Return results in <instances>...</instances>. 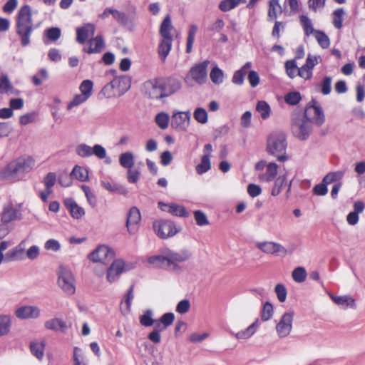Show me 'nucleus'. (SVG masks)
Wrapping results in <instances>:
<instances>
[{"label": "nucleus", "mask_w": 365, "mask_h": 365, "mask_svg": "<svg viewBox=\"0 0 365 365\" xmlns=\"http://www.w3.org/2000/svg\"><path fill=\"white\" fill-rule=\"evenodd\" d=\"M191 256V252L187 250L175 251L169 248H164L161 250L159 255L150 257L148 262L156 267L172 272H178L181 270L179 263L187 261Z\"/></svg>", "instance_id": "1"}, {"label": "nucleus", "mask_w": 365, "mask_h": 365, "mask_svg": "<svg viewBox=\"0 0 365 365\" xmlns=\"http://www.w3.org/2000/svg\"><path fill=\"white\" fill-rule=\"evenodd\" d=\"M33 30L31 8L29 5L26 4L20 8L16 21V34L20 37L21 44L23 46L29 44Z\"/></svg>", "instance_id": "2"}, {"label": "nucleus", "mask_w": 365, "mask_h": 365, "mask_svg": "<svg viewBox=\"0 0 365 365\" xmlns=\"http://www.w3.org/2000/svg\"><path fill=\"white\" fill-rule=\"evenodd\" d=\"M287 143L286 135L282 131L272 132L267 139V152L277 158L278 161L284 162L288 160L286 153Z\"/></svg>", "instance_id": "3"}, {"label": "nucleus", "mask_w": 365, "mask_h": 365, "mask_svg": "<svg viewBox=\"0 0 365 365\" xmlns=\"http://www.w3.org/2000/svg\"><path fill=\"white\" fill-rule=\"evenodd\" d=\"M9 243L7 241H2L0 243V264L2 262H9L13 261H21L26 258V241H21L17 246L9 250L5 256L4 252L9 247Z\"/></svg>", "instance_id": "4"}, {"label": "nucleus", "mask_w": 365, "mask_h": 365, "mask_svg": "<svg viewBox=\"0 0 365 365\" xmlns=\"http://www.w3.org/2000/svg\"><path fill=\"white\" fill-rule=\"evenodd\" d=\"M58 285L67 295H73L75 293L76 280L71 270L64 267H59Z\"/></svg>", "instance_id": "5"}, {"label": "nucleus", "mask_w": 365, "mask_h": 365, "mask_svg": "<svg viewBox=\"0 0 365 365\" xmlns=\"http://www.w3.org/2000/svg\"><path fill=\"white\" fill-rule=\"evenodd\" d=\"M291 128L292 134L300 140L308 139L312 132V124L302 115L293 118Z\"/></svg>", "instance_id": "6"}, {"label": "nucleus", "mask_w": 365, "mask_h": 365, "mask_svg": "<svg viewBox=\"0 0 365 365\" xmlns=\"http://www.w3.org/2000/svg\"><path fill=\"white\" fill-rule=\"evenodd\" d=\"M302 118L309 120L318 126H321L325 120V116L322 108L317 105L316 101H312V104L307 106Z\"/></svg>", "instance_id": "7"}, {"label": "nucleus", "mask_w": 365, "mask_h": 365, "mask_svg": "<svg viewBox=\"0 0 365 365\" xmlns=\"http://www.w3.org/2000/svg\"><path fill=\"white\" fill-rule=\"evenodd\" d=\"M153 229L155 234L162 239L171 237L179 232L175 225L170 220H161L154 222Z\"/></svg>", "instance_id": "8"}, {"label": "nucleus", "mask_w": 365, "mask_h": 365, "mask_svg": "<svg viewBox=\"0 0 365 365\" xmlns=\"http://www.w3.org/2000/svg\"><path fill=\"white\" fill-rule=\"evenodd\" d=\"M131 269L130 266L125 264L121 259L114 260L107 269L106 278L109 283H113L118 280L120 274Z\"/></svg>", "instance_id": "9"}, {"label": "nucleus", "mask_w": 365, "mask_h": 365, "mask_svg": "<svg viewBox=\"0 0 365 365\" xmlns=\"http://www.w3.org/2000/svg\"><path fill=\"white\" fill-rule=\"evenodd\" d=\"M76 154L81 158H88L93 155L99 159H103L106 156V149L101 145L96 144L91 147L85 143L79 144L76 148Z\"/></svg>", "instance_id": "10"}, {"label": "nucleus", "mask_w": 365, "mask_h": 365, "mask_svg": "<svg viewBox=\"0 0 365 365\" xmlns=\"http://www.w3.org/2000/svg\"><path fill=\"white\" fill-rule=\"evenodd\" d=\"M114 256L115 252L110 247L101 245L88 255V258L93 262L105 263L107 260L113 259Z\"/></svg>", "instance_id": "11"}, {"label": "nucleus", "mask_w": 365, "mask_h": 365, "mask_svg": "<svg viewBox=\"0 0 365 365\" xmlns=\"http://www.w3.org/2000/svg\"><path fill=\"white\" fill-rule=\"evenodd\" d=\"M208 60L194 65L190 69L188 76L198 84H203L207 80Z\"/></svg>", "instance_id": "12"}, {"label": "nucleus", "mask_w": 365, "mask_h": 365, "mask_svg": "<svg viewBox=\"0 0 365 365\" xmlns=\"http://www.w3.org/2000/svg\"><path fill=\"white\" fill-rule=\"evenodd\" d=\"M294 312L284 313L276 325V331L279 338L287 336L292 329Z\"/></svg>", "instance_id": "13"}, {"label": "nucleus", "mask_w": 365, "mask_h": 365, "mask_svg": "<svg viewBox=\"0 0 365 365\" xmlns=\"http://www.w3.org/2000/svg\"><path fill=\"white\" fill-rule=\"evenodd\" d=\"M256 247L267 255L277 256L287 254V250L283 245L273 241L259 242L256 244Z\"/></svg>", "instance_id": "14"}, {"label": "nucleus", "mask_w": 365, "mask_h": 365, "mask_svg": "<svg viewBox=\"0 0 365 365\" xmlns=\"http://www.w3.org/2000/svg\"><path fill=\"white\" fill-rule=\"evenodd\" d=\"M190 111L175 113L172 116L171 126L175 130L185 131L190 125Z\"/></svg>", "instance_id": "15"}, {"label": "nucleus", "mask_w": 365, "mask_h": 365, "mask_svg": "<svg viewBox=\"0 0 365 365\" xmlns=\"http://www.w3.org/2000/svg\"><path fill=\"white\" fill-rule=\"evenodd\" d=\"M0 179L10 182L23 180L14 160L0 170Z\"/></svg>", "instance_id": "16"}, {"label": "nucleus", "mask_w": 365, "mask_h": 365, "mask_svg": "<svg viewBox=\"0 0 365 365\" xmlns=\"http://www.w3.org/2000/svg\"><path fill=\"white\" fill-rule=\"evenodd\" d=\"M21 206H14L9 203L4 206L1 212V221L4 224L9 223L14 220H18L21 218Z\"/></svg>", "instance_id": "17"}, {"label": "nucleus", "mask_w": 365, "mask_h": 365, "mask_svg": "<svg viewBox=\"0 0 365 365\" xmlns=\"http://www.w3.org/2000/svg\"><path fill=\"white\" fill-rule=\"evenodd\" d=\"M164 98L168 97L181 88L180 80L175 78H159Z\"/></svg>", "instance_id": "18"}, {"label": "nucleus", "mask_w": 365, "mask_h": 365, "mask_svg": "<svg viewBox=\"0 0 365 365\" xmlns=\"http://www.w3.org/2000/svg\"><path fill=\"white\" fill-rule=\"evenodd\" d=\"M140 220V210L136 207H131L128 214L126 221V227L130 234L134 235L137 232Z\"/></svg>", "instance_id": "19"}, {"label": "nucleus", "mask_w": 365, "mask_h": 365, "mask_svg": "<svg viewBox=\"0 0 365 365\" xmlns=\"http://www.w3.org/2000/svg\"><path fill=\"white\" fill-rule=\"evenodd\" d=\"M22 179L31 172L35 166V160L30 156H21L14 160Z\"/></svg>", "instance_id": "20"}, {"label": "nucleus", "mask_w": 365, "mask_h": 365, "mask_svg": "<svg viewBox=\"0 0 365 365\" xmlns=\"http://www.w3.org/2000/svg\"><path fill=\"white\" fill-rule=\"evenodd\" d=\"M145 93L153 99L164 98L159 78L152 79L145 83Z\"/></svg>", "instance_id": "21"}, {"label": "nucleus", "mask_w": 365, "mask_h": 365, "mask_svg": "<svg viewBox=\"0 0 365 365\" xmlns=\"http://www.w3.org/2000/svg\"><path fill=\"white\" fill-rule=\"evenodd\" d=\"M41 310L36 306L26 305L17 308L15 315L21 319H36L40 317Z\"/></svg>", "instance_id": "22"}, {"label": "nucleus", "mask_w": 365, "mask_h": 365, "mask_svg": "<svg viewBox=\"0 0 365 365\" xmlns=\"http://www.w3.org/2000/svg\"><path fill=\"white\" fill-rule=\"evenodd\" d=\"M158 207L161 210L168 212L177 217H186L188 216L187 211L182 205L175 203L166 204L163 202H159Z\"/></svg>", "instance_id": "23"}, {"label": "nucleus", "mask_w": 365, "mask_h": 365, "mask_svg": "<svg viewBox=\"0 0 365 365\" xmlns=\"http://www.w3.org/2000/svg\"><path fill=\"white\" fill-rule=\"evenodd\" d=\"M95 34V26L91 24H87L76 29V41L83 44L86 41L92 37Z\"/></svg>", "instance_id": "24"}, {"label": "nucleus", "mask_w": 365, "mask_h": 365, "mask_svg": "<svg viewBox=\"0 0 365 365\" xmlns=\"http://www.w3.org/2000/svg\"><path fill=\"white\" fill-rule=\"evenodd\" d=\"M64 205L74 219H81L85 215V210L73 198L64 200Z\"/></svg>", "instance_id": "25"}, {"label": "nucleus", "mask_w": 365, "mask_h": 365, "mask_svg": "<svg viewBox=\"0 0 365 365\" xmlns=\"http://www.w3.org/2000/svg\"><path fill=\"white\" fill-rule=\"evenodd\" d=\"M329 297L335 304L341 307L343 309H346L349 307L351 309H356V306L355 300L349 295L335 296L330 294Z\"/></svg>", "instance_id": "26"}, {"label": "nucleus", "mask_w": 365, "mask_h": 365, "mask_svg": "<svg viewBox=\"0 0 365 365\" xmlns=\"http://www.w3.org/2000/svg\"><path fill=\"white\" fill-rule=\"evenodd\" d=\"M88 43L89 47L83 48V51L88 53H100L105 46V42L101 35H98L95 38H91Z\"/></svg>", "instance_id": "27"}, {"label": "nucleus", "mask_w": 365, "mask_h": 365, "mask_svg": "<svg viewBox=\"0 0 365 365\" xmlns=\"http://www.w3.org/2000/svg\"><path fill=\"white\" fill-rule=\"evenodd\" d=\"M120 91L117 86L116 81L113 79L103 86L101 91V94H102L105 98H111L120 96L121 94H120Z\"/></svg>", "instance_id": "28"}, {"label": "nucleus", "mask_w": 365, "mask_h": 365, "mask_svg": "<svg viewBox=\"0 0 365 365\" xmlns=\"http://www.w3.org/2000/svg\"><path fill=\"white\" fill-rule=\"evenodd\" d=\"M173 43V38H162L158 46V54L162 61H165L168 56Z\"/></svg>", "instance_id": "29"}, {"label": "nucleus", "mask_w": 365, "mask_h": 365, "mask_svg": "<svg viewBox=\"0 0 365 365\" xmlns=\"http://www.w3.org/2000/svg\"><path fill=\"white\" fill-rule=\"evenodd\" d=\"M278 165L274 163H269L267 165L264 173L259 175V180L264 182H271L274 179L277 173Z\"/></svg>", "instance_id": "30"}, {"label": "nucleus", "mask_w": 365, "mask_h": 365, "mask_svg": "<svg viewBox=\"0 0 365 365\" xmlns=\"http://www.w3.org/2000/svg\"><path fill=\"white\" fill-rule=\"evenodd\" d=\"M259 327V320H255L250 326L246 329L240 331L235 334V336L238 339H246L252 336L257 331Z\"/></svg>", "instance_id": "31"}, {"label": "nucleus", "mask_w": 365, "mask_h": 365, "mask_svg": "<svg viewBox=\"0 0 365 365\" xmlns=\"http://www.w3.org/2000/svg\"><path fill=\"white\" fill-rule=\"evenodd\" d=\"M173 29L171 19L169 15H167L161 23L160 27V34L162 38H173L171 31Z\"/></svg>", "instance_id": "32"}, {"label": "nucleus", "mask_w": 365, "mask_h": 365, "mask_svg": "<svg viewBox=\"0 0 365 365\" xmlns=\"http://www.w3.org/2000/svg\"><path fill=\"white\" fill-rule=\"evenodd\" d=\"M44 326L47 329L53 331L60 330L61 331H64L67 328L66 324L58 318H54L46 321Z\"/></svg>", "instance_id": "33"}, {"label": "nucleus", "mask_w": 365, "mask_h": 365, "mask_svg": "<svg viewBox=\"0 0 365 365\" xmlns=\"http://www.w3.org/2000/svg\"><path fill=\"white\" fill-rule=\"evenodd\" d=\"M175 319V315L172 312H168L162 315L160 319L156 322L157 328L160 330H165L168 327L170 326Z\"/></svg>", "instance_id": "34"}, {"label": "nucleus", "mask_w": 365, "mask_h": 365, "mask_svg": "<svg viewBox=\"0 0 365 365\" xmlns=\"http://www.w3.org/2000/svg\"><path fill=\"white\" fill-rule=\"evenodd\" d=\"M101 185L103 187L110 192H117L119 194L127 195L128 190L116 183H113L108 181L101 180Z\"/></svg>", "instance_id": "35"}, {"label": "nucleus", "mask_w": 365, "mask_h": 365, "mask_svg": "<svg viewBox=\"0 0 365 365\" xmlns=\"http://www.w3.org/2000/svg\"><path fill=\"white\" fill-rule=\"evenodd\" d=\"M71 178H74L79 181L86 182L88 180V171L86 168L76 165L70 174Z\"/></svg>", "instance_id": "36"}, {"label": "nucleus", "mask_w": 365, "mask_h": 365, "mask_svg": "<svg viewBox=\"0 0 365 365\" xmlns=\"http://www.w3.org/2000/svg\"><path fill=\"white\" fill-rule=\"evenodd\" d=\"M120 165L128 169H130L135 163V157L133 153L125 152L120 154L119 157Z\"/></svg>", "instance_id": "37"}, {"label": "nucleus", "mask_w": 365, "mask_h": 365, "mask_svg": "<svg viewBox=\"0 0 365 365\" xmlns=\"http://www.w3.org/2000/svg\"><path fill=\"white\" fill-rule=\"evenodd\" d=\"M279 13H282V7L279 1L270 0L269 3L268 18L270 20H275Z\"/></svg>", "instance_id": "38"}, {"label": "nucleus", "mask_w": 365, "mask_h": 365, "mask_svg": "<svg viewBox=\"0 0 365 365\" xmlns=\"http://www.w3.org/2000/svg\"><path fill=\"white\" fill-rule=\"evenodd\" d=\"M299 19L304 31V34L307 36H309L311 34L314 36L315 32H317L318 30H316L313 28L312 21L308 18V16L305 15L300 16Z\"/></svg>", "instance_id": "39"}, {"label": "nucleus", "mask_w": 365, "mask_h": 365, "mask_svg": "<svg viewBox=\"0 0 365 365\" xmlns=\"http://www.w3.org/2000/svg\"><path fill=\"white\" fill-rule=\"evenodd\" d=\"M14 93V88L6 75L0 76V94Z\"/></svg>", "instance_id": "40"}, {"label": "nucleus", "mask_w": 365, "mask_h": 365, "mask_svg": "<svg viewBox=\"0 0 365 365\" xmlns=\"http://www.w3.org/2000/svg\"><path fill=\"white\" fill-rule=\"evenodd\" d=\"M284 67L286 73L290 78H294L299 76V68L295 59L287 61L284 63Z\"/></svg>", "instance_id": "41"}, {"label": "nucleus", "mask_w": 365, "mask_h": 365, "mask_svg": "<svg viewBox=\"0 0 365 365\" xmlns=\"http://www.w3.org/2000/svg\"><path fill=\"white\" fill-rule=\"evenodd\" d=\"M210 77L214 84L220 85L223 83L224 73L217 66H215L211 70Z\"/></svg>", "instance_id": "42"}, {"label": "nucleus", "mask_w": 365, "mask_h": 365, "mask_svg": "<svg viewBox=\"0 0 365 365\" xmlns=\"http://www.w3.org/2000/svg\"><path fill=\"white\" fill-rule=\"evenodd\" d=\"M286 174L279 176L274 181L271 194L272 196H277L282 191L284 185L287 184Z\"/></svg>", "instance_id": "43"}, {"label": "nucleus", "mask_w": 365, "mask_h": 365, "mask_svg": "<svg viewBox=\"0 0 365 365\" xmlns=\"http://www.w3.org/2000/svg\"><path fill=\"white\" fill-rule=\"evenodd\" d=\"M256 110L264 120L269 118L271 108L269 104L264 101H260L257 103Z\"/></svg>", "instance_id": "44"}, {"label": "nucleus", "mask_w": 365, "mask_h": 365, "mask_svg": "<svg viewBox=\"0 0 365 365\" xmlns=\"http://www.w3.org/2000/svg\"><path fill=\"white\" fill-rule=\"evenodd\" d=\"M246 0H223L219 4V9L222 11H230L235 7H237L238 5L240 4V3H245Z\"/></svg>", "instance_id": "45"}, {"label": "nucleus", "mask_w": 365, "mask_h": 365, "mask_svg": "<svg viewBox=\"0 0 365 365\" xmlns=\"http://www.w3.org/2000/svg\"><path fill=\"white\" fill-rule=\"evenodd\" d=\"M197 31V26L195 24L190 25L189 27V30L187 32V45H186V52L190 53L192 51V45L195 41V34Z\"/></svg>", "instance_id": "46"}, {"label": "nucleus", "mask_w": 365, "mask_h": 365, "mask_svg": "<svg viewBox=\"0 0 365 365\" xmlns=\"http://www.w3.org/2000/svg\"><path fill=\"white\" fill-rule=\"evenodd\" d=\"M195 120L200 124H206L208 121V114L206 110L202 107H197L193 112Z\"/></svg>", "instance_id": "47"}, {"label": "nucleus", "mask_w": 365, "mask_h": 365, "mask_svg": "<svg viewBox=\"0 0 365 365\" xmlns=\"http://www.w3.org/2000/svg\"><path fill=\"white\" fill-rule=\"evenodd\" d=\"M44 342L33 341L30 344L31 353L38 359H42L43 357Z\"/></svg>", "instance_id": "48"}, {"label": "nucleus", "mask_w": 365, "mask_h": 365, "mask_svg": "<svg viewBox=\"0 0 365 365\" xmlns=\"http://www.w3.org/2000/svg\"><path fill=\"white\" fill-rule=\"evenodd\" d=\"M11 317L9 315H0V336L7 334L11 328Z\"/></svg>", "instance_id": "49"}, {"label": "nucleus", "mask_w": 365, "mask_h": 365, "mask_svg": "<svg viewBox=\"0 0 365 365\" xmlns=\"http://www.w3.org/2000/svg\"><path fill=\"white\" fill-rule=\"evenodd\" d=\"M211 168L210 158L207 155H202L200 163L196 168V172L199 175H202L207 172Z\"/></svg>", "instance_id": "50"}, {"label": "nucleus", "mask_w": 365, "mask_h": 365, "mask_svg": "<svg viewBox=\"0 0 365 365\" xmlns=\"http://www.w3.org/2000/svg\"><path fill=\"white\" fill-rule=\"evenodd\" d=\"M344 14L345 11L342 8L334 11L333 24L336 29H340L342 27Z\"/></svg>", "instance_id": "51"}, {"label": "nucleus", "mask_w": 365, "mask_h": 365, "mask_svg": "<svg viewBox=\"0 0 365 365\" xmlns=\"http://www.w3.org/2000/svg\"><path fill=\"white\" fill-rule=\"evenodd\" d=\"M314 36L322 48H327L330 46V39L324 31L318 30Z\"/></svg>", "instance_id": "52"}, {"label": "nucleus", "mask_w": 365, "mask_h": 365, "mask_svg": "<svg viewBox=\"0 0 365 365\" xmlns=\"http://www.w3.org/2000/svg\"><path fill=\"white\" fill-rule=\"evenodd\" d=\"M93 83L91 80H84L79 86V90L82 94L90 98L93 93Z\"/></svg>", "instance_id": "53"}, {"label": "nucleus", "mask_w": 365, "mask_h": 365, "mask_svg": "<svg viewBox=\"0 0 365 365\" xmlns=\"http://www.w3.org/2000/svg\"><path fill=\"white\" fill-rule=\"evenodd\" d=\"M114 80L116 81V84L120 91V94H121V96L130 88V83L128 78L125 76H120L115 78Z\"/></svg>", "instance_id": "54"}, {"label": "nucleus", "mask_w": 365, "mask_h": 365, "mask_svg": "<svg viewBox=\"0 0 365 365\" xmlns=\"http://www.w3.org/2000/svg\"><path fill=\"white\" fill-rule=\"evenodd\" d=\"M344 175V171H336L329 173L324 177L322 181L327 185L329 184H331V182L340 180L343 178Z\"/></svg>", "instance_id": "55"}, {"label": "nucleus", "mask_w": 365, "mask_h": 365, "mask_svg": "<svg viewBox=\"0 0 365 365\" xmlns=\"http://www.w3.org/2000/svg\"><path fill=\"white\" fill-rule=\"evenodd\" d=\"M292 276L296 282L302 283L305 281L307 277L306 269L302 267H298L293 270Z\"/></svg>", "instance_id": "56"}, {"label": "nucleus", "mask_w": 365, "mask_h": 365, "mask_svg": "<svg viewBox=\"0 0 365 365\" xmlns=\"http://www.w3.org/2000/svg\"><path fill=\"white\" fill-rule=\"evenodd\" d=\"M155 321L153 319V312L150 309L146 310L140 317V323L144 327H151Z\"/></svg>", "instance_id": "57"}, {"label": "nucleus", "mask_w": 365, "mask_h": 365, "mask_svg": "<svg viewBox=\"0 0 365 365\" xmlns=\"http://www.w3.org/2000/svg\"><path fill=\"white\" fill-rule=\"evenodd\" d=\"M169 119V115L165 113H160L155 116V122L161 129L168 128Z\"/></svg>", "instance_id": "58"}, {"label": "nucleus", "mask_w": 365, "mask_h": 365, "mask_svg": "<svg viewBox=\"0 0 365 365\" xmlns=\"http://www.w3.org/2000/svg\"><path fill=\"white\" fill-rule=\"evenodd\" d=\"M274 292L278 300L280 302H284L286 301L287 291L284 284H277L274 287Z\"/></svg>", "instance_id": "59"}, {"label": "nucleus", "mask_w": 365, "mask_h": 365, "mask_svg": "<svg viewBox=\"0 0 365 365\" xmlns=\"http://www.w3.org/2000/svg\"><path fill=\"white\" fill-rule=\"evenodd\" d=\"M273 314V306L269 302H266L263 305L262 310L261 318L264 322L268 321L271 319Z\"/></svg>", "instance_id": "60"}, {"label": "nucleus", "mask_w": 365, "mask_h": 365, "mask_svg": "<svg viewBox=\"0 0 365 365\" xmlns=\"http://www.w3.org/2000/svg\"><path fill=\"white\" fill-rule=\"evenodd\" d=\"M301 98L299 92H290L284 96V101L289 105H297L301 101Z\"/></svg>", "instance_id": "61"}, {"label": "nucleus", "mask_w": 365, "mask_h": 365, "mask_svg": "<svg viewBox=\"0 0 365 365\" xmlns=\"http://www.w3.org/2000/svg\"><path fill=\"white\" fill-rule=\"evenodd\" d=\"M88 99V98H87L81 93L80 94H77L73 97V100L68 104L67 108L70 110L73 107L78 106L82 104L83 103L86 102Z\"/></svg>", "instance_id": "62"}, {"label": "nucleus", "mask_w": 365, "mask_h": 365, "mask_svg": "<svg viewBox=\"0 0 365 365\" xmlns=\"http://www.w3.org/2000/svg\"><path fill=\"white\" fill-rule=\"evenodd\" d=\"M194 217L197 225L199 226H205L209 224L207 216L200 210L195 211Z\"/></svg>", "instance_id": "63"}, {"label": "nucleus", "mask_w": 365, "mask_h": 365, "mask_svg": "<svg viewBox=\"0 0 365 365\" xmlns=\"http://www.w3.org/2000/svg\"><path fill=\"white\" fill-rule=\"evenodd\" d=\"M61 29L57 27H52L46 31V37L52 41L58 40L61 36Z\"/></svg>", "instance_id": "64"}]
</instances>
